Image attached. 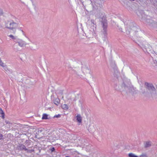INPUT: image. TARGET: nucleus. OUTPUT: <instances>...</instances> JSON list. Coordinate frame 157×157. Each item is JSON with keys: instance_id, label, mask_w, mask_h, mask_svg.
Here are the masks:
<instances>
[{"instance_id": "obj_38", "label": "nucleus", "mask_w": 157, "mask_h": 157, "mask_svg": "<svg viewBox=\"0 0 157 157\" xmlns=\"http://www.w3.org/2000/svg\"><path fill=\"white\" fill-rule=\"evenodd\" d=\"M29 144H28L27 145V146H29Z\"/></svg>"}, {"instance_id": "obj_41", "label": "nucleus", "mask_w": 157, "mask_h": 157, "mask_svg": "<svg viewBox=\"0 0 157 157\" xmlns=\"http://www.w3.org/2000/svg\"><path fill=\"white\" fill-rule=\"evenodd\" d=\"M155 53V54H156V55H157V54H156V53Z\"/></svg>"}, {"instance_id": "obj_8", "label": "nucleus", "mask_w": 157, "mask_h": 157, "mask_svg": "<svg viewBox=\"0 0 157 157\" xmlns=\"http://www.w3.org/2000/svg\"><path fill=\"white\" fill-rule=\"evenodd\" d=\"M17 149L18 150L20 151L26 150H27V149L26 148L25 146L23 144H19L17 146Z\"/></svg>"}, {"instance_id": "obj_27", "label": "nucleus", "mask_w": 157, "mask_h": 157, "mask_svg": "<svg viewBox=\"0 0 157 157\" xmlns=\"http://www.w3.org/2000/svg\"><path fill=\"white\" fill-rule=\"evenodd\" d=\"M5 122L6 123V124H9L10 123V122L8 121H5Z\"/></svg>"}, {"instance_id": "obj_30", "label": "nucleus", "mask_w": 157, "mask_h": 157, "mask_svg": "<svg viewBox=\"0 0 157 157\" xmlns=\"http://www.w3.org/2000/svg\"><path fill=\"white\" fill-rule=\"evenodd\" d=\"M119 30L121 31V32H123V31H122V29L121 28H119Z\"/></svg>"}, {"instance_id": "obj_4", "label": "nucleus", "mask_w": 157, "mask_h": 157, "mask_svg": "<svg viewBox=\"0 0 157 157\" xmlns=\"http://www.w3.org/2000/svg\"><path fill=\"white\" fill-rule=\"evenodd\" d=\"M123 21L125 26L126 32L128 35L129 36V35L130 33L131 30L135 28L134 25V23L129 20L127 21L126 20L125 21V20H123Z\"/></svg>"}, {"instance_id": "obj_11", "label": "nucleus", "mask_w": 157, "mask_h": 157, "mask_svg": "<svg viewBox=\"0 0 157 157\" xmlns=\"http://www.w3.org/2000/svg\"><path fill=\"white\" fill-rule=\"evenodd\" d=\"M76 120L78 123H81L82 121V118L80 115H78L76 116Z\"/></svg>"}, {"instance_id": "obj_12", "label": "nucleus", "mask_w": 157, "mask_h": 157, "mask_svg": "<svg viewBox=\"0 0 157 157\" xmlns=\"http://www.w3.org/2000/svg\"><path fill=\"white\" fill-rule=\"evenodd\" d=\"M141 2H144L146 4H150L151 2V0H140Z\"/></svg>"}, {"instance_id": "obj_7", "label": "nucleus", "mask_w": 157, "mask_h": 157, "mask_svg": "<svg viewBox=\"0 0 157 157\" xmlns=\"http://www.w3.org/2000/svg\"><path fill=\"white\" fill-rule=\"evenodd\" d=\"M15 41L16 43H18V45L21 47L25 46L26 44L25 41L21 39H18Z\"/></svg>"}, {"instance_id": "obj_36", "label": "nucleus", "mask_w": 157, "mask_h": 157, "mask_svg": "<svg viewBox=\"0 0 157 157\" xmlns=\"http://www.w3.org/2000/svg\"><path fill=\"white\" fill-rule=\"evenodd\" d=\"M146 22H148V21H147V20L146 21Z\"/></svg>"}, {"instance_id": "obj_22", "label": "nucleus", "mask_w": 157, "mask_h": 157, "mask_svg": "<svg viewBox=\"0 0 157 157\" xmlns=\"http://www.w3.org/2000/svg\"><path fill=\"white\" fill-rule=\"evenodd\" d=\"M49 150L51 151L52 152H54L55 150V148L54 147H52L49 149Z\"/></svg>"}, {"instance_id": "obj_18", "label": "nucleus", "mask_w": 157, "mask_h": 157, "mask_svg": "<svg viewBox=\"0 0 157 157\" xmlns=\"http://www.w3.org/2000/svg\"><path fill=\"white\" fill-rule=\"evenodd\" d=\"M83 71H86L85 72V73H87L90 72V70L89 69V68L87 67H86V68H84L83 69Z\"/></svg>"}, {"instance_id": "obj_9", "label": "nucleus", "mask_w": 157, "mask_h": 157, "mask_svg": "<svg viewBox=\"0 0 157 157\" xmlns=\"http://www.w3.org/2000/svg\"><path fill=\"white\" fill-rule=\"evenodd\" d=\"M0 65L2 66V67H3L4 69L6 71H8L10 72V73H11L12 72V71L11 70H8L7 68L6 67V65H5L4 63L1 61V62H0Z\"/></svg>"}, {"instance_id": "obj_26", "label": "nucleus", "mask_w": 157, "mask_h": 157, "mask_svg": "<svg viewBox=\"0 0 157 157\" xmlns=\"http://www.w3.org/2000/svg\"><path fill=\"white\" fill-rule=\"evenodd\" d=\"M91 23L93 25H95L96 22L93 19H92L91 20Z\"/></svg>"}, {"instance_id": "obj_14", "label": "nucleus", "mask_w": 157, "mask_h": 157, "mask_svg": "<svg viewBox=\"0 0 157 157\" xmlns=\"http://www.w3.org/2000/svg\"><path fill=\"white\" fill-rule=\"evenodd\" d=\"M62 108L66 110L68 109V106L66 104H63L62 105Z\"/></svg>"}, {"instance_id": "obj_6", "label": "nucleus", "mask_w": 157, "mask_h": 157, "mask_svg": "<svg viewBox=\"0 0 157 157\" xmlns=\"http://www.w3.org/2000/svg\"><path fill=\"white\" fill-rule=\"evenodd\" d=\"M126 91H128L129 92L133 94H136L138 92V90H136V88L134 87L132 84Z\"/></svg>"}, {"instance_id": "obj_16", "label": "nucleus", "mask_w": 157, "mask_h": 157, "mask_svg": "<svg viewBox=\"0 0 157 157\" xmlns=\"http://www.w3.org/2000/svg\"><path fill=\"white\" fill-rule=\"evenodd\" d=\"M151 145L150 142H147L145 144V147H149Z\"/></svg>"}, {"instance_id": "obj_20", "label": "nucleus", "mask_w": 157, "mask_h": 157, "mask_svg": "<svg viewBox=\"0 0 157 157\" xmlns=\"http://www.w3.org/2000/svg\"><path fill=\"white\" fill-rule=\"evenodd\" d=\"M26 151H27V153H31L33 152H34V149H31L30 150H29L27 149V150H26Z\"/></svg>"}, {"instance_id": "obj_24", "label": "nucleus", "mask_w": 157, "mask_h": 157, "mask_svg": "<svg viewBox=\"0 0 157 157\" xmlns=\"http://www.w3.org/2000/svg\"><path fill=\"white\" fill-rule=\"evenodd\" d=\"M4 137L2 134H0V140H3Z\"/></svg>"}, {"instance_id": "obj_39", "label": "nucleus", "mask_w": 157, "mask_h": 157, "mask_svg": "<svg viewBox=\"0 0 157 157\" xmlns=\"http://www.w3.org/2000/svg\"><path fill=\"white\" fill-rule=\"evenodd\" d=\"M141 40H138V41H140Z\"/></svg>"}, {"instance_id": "obj_28", "label": "nucleus", "mask_w": 157, "mask_h": 157, "mask_svg": "<svg viewBox=\"0 0 157 157\" xmlns=\"http://www.w3.org/2000/svg\"><path fill=\"white\" fill-rule=\"evenodd\" d=\"M2 14V10L0 9V16Z\"/></svg>"}, {"instance_id": "obj_25", "label": "nucleus", "mask_w": 157, "mask_h": 157, "mask_svg": "<svg viewBox=\"0 0 157 157\" xmlns=\"http://www.w3.org/2000/svg\"><path fill=\"white\" fill-rule=\"evenodd\" d=\"M60 116H61L59 114H58V115H55L54 116V118H55V117L59 118V117H60Z\"/></svg>"}, {"instance_id": "obj_40", "label": "nucleus", "mask_w": 157, "mask_h": 157, "mask_svg": "<svg viewBox=\"0 0 157 157\" xmlns=\"http://www.w3.org/2000/svg\"><path fill=\"white\" fill-rule=\"evenodd\" d=\"M137 15L139 16V17H140V16L138 14H137Z\"/></svg>"}, {"instance_id": "obj_21", "label": "nucleus", "mask_w": 157, "mask_h": 157, "mask_svg": "<svg viewBox=\"0 0 157 157\" xmlns=\"http://www.w3.org/2000/svg\"><path fill=\"white\" fill-rule=\"evenodd\" d=\"M9 36L13 40H16V37H15L12 35H9Z\"/></svg>"}, {"instance_id": "obj_34", "label": "nucleus", "mask_w": 157, "mask_h": 157, "mask_svg": "<svg viewBox=\"0 0 157 157\" xmlns=\"http://www.w3.org/2000/svg\"><path fill=\"white\" fill-rule=\"evenodd\" d=\"M66 157H70L69 156H66Z\"/></svg>"}, {"instance_id": "obj_15", "label": "nucleus", "mask_w": 157, "mask_h": 157, "mask_svg": "<svg viewBox=\"0 0 157 157\" xmlns=\"http://www.w3.org/2000/svg\"><path fill=\"white\" fill-rule=\"evenodd\" d=\"M136 43L138 44V45L140 46L141 47H143L146 48V46L145 45H144L143 43L141 42V41H140V44H138L136 42Z\"/></svg>"}, {"instance_id": "obj_3", "label": "nucleus", "mask_w": 157, "mask_h": 157, "mask_svg": "<svg viewBox=\"0 0 157 157\" xmlns=\"http://www.w3.org/2000/svg\"><path fill=\"white\" fill-rule=\"evenodd\" d=\"M131 84V82L129 79L124 78L122 79V82L120 84L119 90L126 91L128 89H129Z\"/></svg>"}, {"instance_id": "obj_10", "label": "nucleus", "mask_w": 157, "mask_h": 157, "mask_svg": "<svg viewBox=\"0 0 157 157\" xmlns=\"http://www.w3.org/2000/svg\"><path fill=\"white\" fill-rule=\"evenodd\" d=\"M0 117L4 119L5 118V113L1 108H0Z\"/></svg>"}, {"instance_id": "obj_29", "label": "nucleus", "mask_w": 157, "mask_h": 157, "mask_svg": "<svg viewBox=\"0 0 157 157\" xmlns=\"http://www.w3.org/2000/svg\"><path fill=\"white\" fill-rule=\"evenodd\" d=\"M140 157H147L145 155H140Z\"/></svg>"}, {"instance_id": "obj_32", "label": "nucleus", "mask_w": 157, "mask_h": 157, "mask_svg": "<svg viewBox=\"0 0 157 157\" xmlns=\"http://www.w3.org/2000/svg\"><path fill=\"white\" fill-rule=\"evenodd\" d=\"M29 142V141L28 140H26L25 142V143H28V142Z\"/></svg>"}, {"instance_id": "obj_17", "label": "nucleus", "mask_w": 157, "mask_h": 157, "mask_svg": "<svg viewBox=\"0 0 157 157\" xmlns=\"http://www.w3.org/2000/svg\"><path fill=\"white\" fill-rule=\"evenodd\" d=\"M128 155L129 157H138L137 156L132 153H129Z\"/></svg>"}, {"instance_id": "obj_35", "label": "nucleus", "mask_w": 157, "mask_h": 157, "mask_svg": "<svg viewBox=\"0 0 157 157\" xmlns=\"http://www.w3.org/2000/svg\"><path fill=\"white\" fill-rule=\"evenodd\" d=\"M23 134H24L25 135H26V134L25 133H23Z\"/></svg>"}, {"instance_id": "obj_23", "label": "nucleus", "mask_w": 157, "mask_h": 157, "mask_svg": "<svg viewBox=\"0 0 157 157\" xmlns=\"http://www.w3.org/2000/svg\"><path fill=\"white\" fill-rule=\"evenodd\" d=\"M21 28H19V30H20V31H21L22 32L24 36H25L26 37H27L26 36V35H25V33L24 32V31H23V30H21Z\"/></svg>"}, {"instance_id": "obj_31", "label": "nucleus", "mask_w": 157, "mask_h": 157, "mask_svg": "<svg viewBox=\"0 0 157 157\" xmlns=\"http://www.w3.org/2000/svg\"><path fill=\"white\" fill-rule=\"evenodd\" d=\"M42 131V129H41V130H39L38 131V132H41Z\"/></svg>"}, {"instance_id": "obj_5", "label": "nucleus", "mask_w": 157, "mask_h": 157, "mask_svg": "<svg viewBox=\"0 0 157 157\" xmlns=\"http://www.w3.org/2000/svg\"><path fill=\"white\" fill-rule=\"evenodd\" d=\"M18 23L13 22V21L10 22L8 24L7 23L6 25V27L10 29H15L18 26Z\"/></svg>"}, {"instance_id": "obj_2", "label": "nucleus", "mask_w": 157, "mask_h": 157, "mask_svg": "<svg viewBox=\"0 0 157 157\" xmlns=\"http://www.w3.org/2000/svg\"><path fill=\"white\" fill-rule=\"evenodd\" d=\"M101 25L103 28V30L102 31V34H101L102 38L104 41H105L107 38V23L106 20L105 18L103 19L102 18L101 21Z\"/></svg>"}, {"instance_id": "obj_1", "label": "nucleus", "mask_w": 157, "mask_h": 157, "mask_svg": "<svg viewBox=\"0 0 157 157\" xmlns=\"http://www.w3.org/2000/svg\"><path fill=\"white\" fill-rule=\"evenodd\" d=\"M146 87H141L140 88V92L142 95L148 97L152 92L155 91V89L152 83L146 82L145 83Z\"/></svg>"}, {"instance_id": "obj_37", "label": "nucleus", "mask_w": 157, "mask_h": 157, "mask_svg": "<svg viewBox=\"0 0 157 157\" xmlns=\"http://www.w3.org/2000/svg\"><path fill=\"white\" fill-rule=\"evenodd\" d=\"M94 31V29H93V31Z\"/></svg>"}, {"instance_id": "obj_13", "label": "nucleus", "mask_w": 157, "mask_h": 157, "mask_svg": "<svg viewBox=\"0 0 157 157\" xmlns=\"http://www.w3.org/2000/svg\"><path fill=\"white\" fill-rule=\"evenodd\" d=\"M59 102H60V100L58 98H56L54 101V103L57 105H58L59 104Z\"/></svg>"}, {"instance_id": "obj_19", "label": "nucleus", "mask_w": 157, "mask_h": 157, "mask_svg": "<svg viewBox=\"0 0 157 157\" xmlns=\"http://www.w3.org/2000/svg\"><path fill=\"white\" fill-rule=\"evenodd\" d=\"M48 118V115L46 114H44L43 115L42 119H46Z\"/></svg>"}, {"instance_id": "obj_33", "label": "nucleus", "mask_w": 157, "mask_h": 157, "mask_svg": "<svg viewBox=\"0 0 157 157\" xmlns=\"http://www.w3.org/2000/svg\"><path fill=\"white\" fill-rule=\"evenodd\" d=\"M141 17L142 18H143V15H144V14H141Z\"/></svg>"}]
</instances>
